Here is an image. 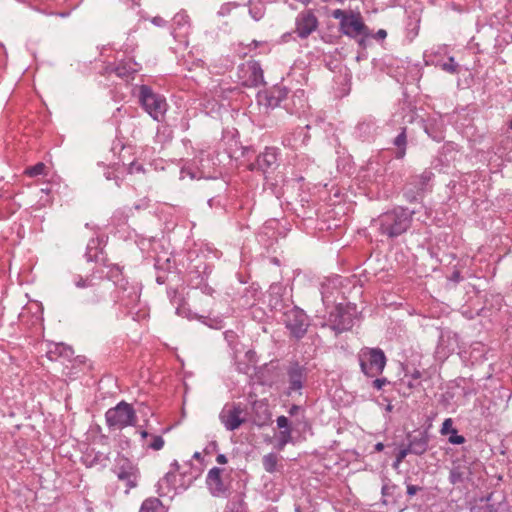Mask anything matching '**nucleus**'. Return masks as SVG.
<instances>
[{"instance_id": "10", "label": "nucleus", "mask_w": 512, "mask_h": 512, "mask_svg": "<svg viewBox=\"0 0 512 512\" xmlns=\"http://www.w3.org/2000/svg\"><path fill=\"white\" fill-rule=\"evenodd\" d=\"M308 380V368L301 365L298 361H292L286 368L287 388L285 395L293 396L294 394L302 395V389Z\"/></svg>"}, {"instance_id": "56", "label": "nucleus", "mask_w": 512, "mask_h": 512, "mask_svg": "<svg viewBox=\"0 0 512 512\" xmlns=\"http://www.w3.org/2000/svg\"><path fill=\"white\" fill-rule=\"evenodd\" d=\"M170 273H166V272H163V273H159L156 277V282L160 285L162 284H165V283H170Z\"/></svg>"}, {"instance_id": "47", "label": "nucleus", "mask_w": 512, "mask_h": 512, "mask_svg": "<svg viewBox=\"0 0 512 512\" xmlns=\"http://www.w3.org/2000/svg\"><path fill=\"white\" fill-rule=\"evenodd\" d=\"M448 441L451 444L460 445L465 443L466 439L464 436L458 435L456 429H451V435L449 436Z\"/></svg>"}, {"instance_id": "15", "label": "nucleus", "mask_w": 512, "mask_h": 512, "mask_svg": "<svg viewBox=\"0 0 512 512\" xmlns=\"http://www.w3.org/2000/svg\"><path fill=\"white\" fill-rule=\"evenodd\" d=\"M295 25L298 37L306 39L318 28L319 22L312 10H304L297 15Z\"/></svg>"}, {"instance_id": "30", "label": "nucleus", "mask_w": 512, "mask_h": 512, "mask_svg": "<svg viewBox=\"0 0 512 512\" xmlns=\"http://www.w3.org/2000/svg\"><path fill=\"white\" fill-rule=\"evenodd\" d=\"M108 461H109L108 454L99 452V451L98 452L92 451L90 453H87L83 457V463L87 467H93V466H97V465H100L101 467H106Z\"/></svg>"}, {"instance_id": "24", "label": "nucleus", "mask_w": 512, "mask_h": 512, "mask_svg": "<svg viewBox=\"0 0 512 512\" xmlns=\"http://www.w3.org/2000/svg\"><path fill=\"white\" fill-rule=\"evenodd\" d=\"M254 414L253 422L258 427L268 425L271 421V412L269 406L264 400H256L252 404Z\"/></svg>"}, {"instance_id": "12", "label": "nucleus", "mask_w": 512, "mask_h": 512, "mask_svg": "<svg viewBox=\"0 0 512 512\" xmlns=\"http://www.w3.org/2000/svg\"><path fill=\"white\" fill-rule=\"evenodd\" d=\"M339 31L352 39H357L358 36H371L372 31L363 22L362 16L359 12H350L347 19L339 22Z\"/></svg>"}, {"instance_id": "1", "label": "nucleus", "mask_w": 512, "mask_h": 512, "mask_svg": "<svg viewBox=\"0 0 512 512\" xmlns=\"http://www.w3.org/2000/svg\"><path fill=\"white\" fill-rule=\"evenodd\" d=\"M414 215V210H410L404 206H395L373 219L371 228L386 240L392 241L411 229Z\"/></svg>"}, {"instance_id": "2", "label": "nucleus", "mask_w": 512, "mask_h": 512, "mask_svg": "<svg viewBox=\"0 0 512 512\" xmlns=\"http://www.w3.org/2000/svg\"><path fill=\"white\" fill-rule=\"evenodd\" d=\"M221 147L229 160H240L241 158H252L255 160L276 159L279 156L277 147H265L263 152L256 155V150L251 146H242L238 138V132L227 131L223 133Z\"/></svg>"}, {"instance_id": "39", "label": "nucleus", "mask_w": 512, "mask_h": 512, "mask_svg": "<svg viewBox=\"0 0 512 512\" xmlns=\"http://www.w3.org/2000/svg\"><path fill=\"white\" fill-rule=\"evenodd\" d=\"M49 172V168L44 164V162H37L36 165L27 167L24 170V174L29 177H37V176H47Z\"/></svg>"}, {"instance_id": "3", "label": "nucleus", "mask_w": 512, "mask_h": 512, "mask_svg": "<svg viewBox=\"0 0 512 512\" xmlns=\"http://www.w3.org/2000/svg\"><path fill=\"white\" fill-rule=\"evenodd\" d=\"M357 314L358 311L355 304L339 303L329 312L327 323L323 324V326H328L338 336L352 329Z\"/></svg>"}, {"instance_id": "5", "label": "nucleus", "mask_w": 512, "mask_h": 512, "mask_svg": "<svg viewBox=\"0 0 512 512\" xmlns=\"http://www.w3.org/2000/svg\"><path fill=\"white\" fill-rule=\"evenodd\" d=\"M361 372L370 378L380 376L387 363L384 351L378 347H363L357 355Z\"/></svg>"}, {"instance_id": "18", "label": "nucleus", "mask_w": 512, "mask_h": 512, "mask_svg": "<svg viewBox=\"0 0 512 512\" xmlns=\"http://www.w3.org/2000/svg\"><path fill=\"white\" fill-rule=\"evenodd\" d=\"M222 472L223 469L219 467H213L209 470L206 477V485L209 492L214 497L226 496L228 491V488L222 479Z\"/></svg>"}, {"instance_id": "17", "label": "nucleus", "mask_w": 512, "mask_h": 512, "mask_svg": "<svg viewBox=\"0 0 512 512\" xmlns=\"http://www.w3.org/2000/svg\"><path fill=\"white\" fill-rule=\"evenodd\" d=\"M449 482L453 485L472 482V463L465 460L454 462L449 472Z\"/></svg>"}, {"instance_id": "13", "label": "nucleus", "mask_w": 512, "mask_h": 512, "mask_svg": "<svg viewBox=\"0 0 512 512\" xmlns=\"http://www.w3.org/2000/svg\"><path fill=\"white\" fill-rule=\"evenodd\" d=\"M239 77L245 87H257L264 83V74L258 61L250 60L238 68Z\"/></svg>"}, {"instance_id": "43", "label": "nucleus", "mask_w": 512, "mask_h": 512, "mask_svg": "<svg viewBox=\"0 0 512 512\" xmlns=\"http://www.w3.org/2000/svg\"><path fill=\"white\" fill-rule=\"evenodd\" d=\"M408 454H411L408 448L406 446L401 447L395 455V460L392 464L393 468H397Z\"/></svg>"}, {"instance_id": "38", "label": "nucleus", "mask_w": 512, "mask_h": 512, "mask_svg": "<svg viewBox=\"0 0 512 512\" xmlns=\"http://www.w3.org/2000/svg\"><path fill=\"white\" fill-rule=\"evenodd\" d=\"M436 67H439L441 70L449 73V74H458L460 72V65L455 61L454 57H449L447 61L442 62L438 61L435 64Z\"/></svg>"}, {"instance_id": "49", "label": "nucleus", "mask_w": 512, "mask_h": 512, "mask_svg": "<svg viewBox=\"0 0 512 512\" xmlns=\"http://www.w3.org/2000/svg\"><path fill=\"white\" fill-rule=\"evenodd\" d=\"M375 378L376 379H374L371 382V386L378 391L382 390L384 386H386L387 384L390 383L386 377L379 378V376H378Z\"/></svg>"}, {"instance_id": "50", "label": "nucleus", "mask_w": 512, "mask_h": 512, "mask_svg": "<svg viewBox=\"0 0 512 512\" xmlns=\"http://www.w3.org/2000/svg\"><path fill=\"white\" fill-rule=\"evenodd\" d=\"M276 423H277V427H278L280 430H284V429L292 428V427H291V423H290L289 419H288L286 416H284V415L279 416V417L276 419Z\"/></svg>"}, {"instance_id": "55", "label": "nucleus", "mask_w": 512, "mask_h": 512, "mask_svg": "<svg viewBox=\"0 0 512 512\" xmlns=\"http://www.w3.org/2000/svg\"><path fill=\"white\" fill-rule=\"evenodd\" d=\"M175 473L172 472V471H169L165 474V476L163 477V482L167 485V486H173L174 487V481H175Z\"/></svg>"}, {"instance_id": "22", "label": "nucleus", "mask_w": 512, "mask_h": 512, "mask_svg": "<svg viewBox=\"0 0 512 512\" xmlns=\"http://www.w3.org/2000/svg\"><path fill=\"white\" fill-rule=\"evenodd\" d=\"M46 356L51 361H70L74 356V350L64 343H50L46 350Z\"/></svg>"}, {"instance_id": "54", "label": "nucleus", "mask_w": 512, "mask_h": 512, "mask_svg": "<svg viewBox=\"0 0 512 512\" xmlns=\"http://www.w3.org/2000/svg\"><path fill=\"white\" fill-rule=\"evenodd\" d=\"M218 450V443L217 441L213 440L211 442H209L206 447L204 448L203 452L206 454V455H211L213 454L214 452H216Z\"/></svg>"}, {"instance_id": "35", "label": "nucleus", "mask_w": 512, "mask_h": 512, "mask_svg": "<svg viewBox=\"0 0 512 512\" xmlns=\"http://www.w3.org/2000/svg\"><path fill=\"white\" fill-rule=\"evenodd\" d=\"M393 144L396 147V157L401 159L405 156L406 145H407V134L406 127H402L401 132L393 140Z\"/></svg>"}, {"instance_id": "51", "label": "nucleus", "mask_w": 512, "mask_h": 512, "mask_svg": "<svg viewBox=\"0 0 512 512\" xmlns=\"http://www.w3.org/2000/svg\"><path fill=\"white\" fill-rule=\"evenodd\" d=\"M452 425H453V421L451 418L445 419L444 422L442 423V427L440 430L441 434L442 435H447L449 433L451 434V429H454L452 427Z\"/></svg>"}, {"instance_id": "64", "label": "nucleus", "mask_w": 512, "mask_h": 512, "mask_svg": "<svg viewBox=\"0 0 512 512\" xmlns=\"http://www.w3.org/2000/svg\"><path fill=\"white\" fill-rule=\"evenodd\" d=\"M188 318H189V319H197V320H199V321H201V322H203V323H206V321H205L206 317H205V316L198 315V314H196V313H191V312H189V314H188Z\"/></svg>"}, {"instance_id": "32", "label": "nucleus", "mask_w": 512, "mask_h": 512, "mask_svg": "<svg viewBox=\"0 0 512 512\" xmlns=\"http://www.w3.org/2000/svg\"><path fill=\"white\" fill-rule=\"evenodd\" d=\"M127 291L126 288L123 289V292L122 294H120V291H117V295L115 297L112 298V301L114 303H117V302H120L121 305L125 306V307H129V306H134L138 300H139V293L135 290V289H131V291H129L127 293V298L128 300L126 301L125 300V292Z\"/></svg>"}, {"instance_id": "45", "label": "nucleus", "mask_w": 512, "mask_h": 512, "mask_svg": "<svg viewBox=\"0 0 512 512\" xmlns=\"http://www.w3.org/2000/svg\"><path fill=\"white\" fill-rule=\"evenodd\" d=\"M164 439L160 435L152 436V441L147 445L148 448L158 451L161 450L164 446Z\"/></svg>"}, {"instance_id": "19", "label": "nucleus", "mask_w": 512, "mask_h": 512, "mask_svg": "<svg viewBox=\"0 0 512 512\" xmlns=\"http://www.w3.org/2000/svg\"><path fill=\"white\" fill-rule=\"evenodd\" d=\"M113 285L109 281L94 284L86 296V303L90 305H97L106 302L111 297L113 292Z\"/></svg>"}, {"instance_id": "62", "label": "nucleus", "mask_w": 512, "mask_h": 512, "mask_svg": "<svg viewBox=\"0 0 512 512\" xmlns=\"http://www.w3.org/2000/svg\"><path fill=\"white\" fill-rule=\"evenodd\" d=\"M443 151H444V153H443V154L446 156V155H447V154H446V151H447V152H450V151H456V145H455L454 143H452V142L447 143V144H445V145L443 146Z\"/></svg>"}, {"instance_id": "6", "label": "nucleus", "mask_w": 512, "mask_h": 512, "mask_svg": "<svg viewBox=\"0 0 512 512\" xmlns=\"http://www.w3.org/2000/svg\"><path fill=\"white\" fill-rule=\"evenodd\" d=\"M212 268L213 266L205 258L197 257L188 270V285L211 296L214 289L208 285L207 279L212 272Z\"/></svg>"}, {"instance_id": "34", "label": "nucleus", "mask_w": 512, "mask_h": 512, "mask_svg": "<svg viewBox=\"0 0 512 512\" xmlns=\"http://www.w3.org/2000/svg\"><path fill=\"white\" fill-rule=\"evenodd\" d=\"M111 152L113 153V157H118L120 160H123L131 155L132 147L126 146L121 140L117 139L112 143Z\"/></svg>"}, {"instance_id": "63", "label": "nucleus", "mask_w": 512, "mask_h": 512, "mask_svg": "<svg viewBox=\"0 0 512 512\" xmlns=\"http://www.w3.org/2000/svg\"><path fill=\"white\" fill-rule=\"evenodd\" d=\"M301 409H302V408H301V406L296 405V404H293V405L289 408L288 413H289V415H290V416H294V415H296V414H297Z\"/></svg>"}, {"instance_id": "58", "label": "nucleus", "mask_w": 512, "mask_h": 512, "mask_svg": "<svg viewBox=\"0 0 512 512\" xmlns=\"http://www.w3.org/2000/svg\"><path fill=\"white\" fill-rule=\"evenodd\" d=\"M408 377H410L411 380L417 382L422 377V373L419 370L414 369V371L410 375H408L407 373L405 374V378Z\"/></svg>"}, {"instance_id": "61", "label": "nucleus", "mask_w": 512, "mask_h": 512, "mask_svg": "<svg viewBox=\"0 0 512 512\" xmlns=\"http://www.w3.org/2000/svg\"><path fill=\"white\" fill-rule=\"evenodd\" d=\"M420 122H421V125H422V127L424 128L425 132H426L430 137H432L433 139H436V140H440V139H441V137H438V138H437L435 135H433V134L430 132L429 126L426 124V122H425L423 119H421V121H420Z\"/></svg>"}, {"instance_id": "46", "label": "nucleus", "mask_w": 512, "mask_h": 512, "mask_svg": "<svg viewBox=\"0 0 512 512\" xmlns=\"http://www.w3.org/2000/svg\"><path fill=\"white\" fill-rule=\"evenodd\" d=\"M237 6H238V4L232 3V2L224 3V4L221 5V7L218 10L217 14L220 17L228 16L231 13L232 9L237 7Z\"/></svg>"}, {"instance_id": "59", "label": "nucleus", "mask_w": 512, "mask_h": 512, "mask_svg": "<svg viewBox=\"0 0 512 512\" xmlns=\"http://www.w3.org/2000/svg\"><path fill=\"white\" fill-rule=\"evenodd\" d=\"M371 38L370 36H358L356 39L357 44L362 48L365 49L367 47V39Z\"/></svg>"}, {"instance_id": "37", "label": "nucleus", "mask_w": 512, "mask_h": 512, "mask_svg": "<svg viewBox=\"0 0 512 512\" xmlns=\"http://www.w3.org/2000/svg\"><path fill=\"white\" fill-rule=\"evenodd\" d=\"M292 442H293L292 428L280 430L279 434L277 435V442H276L275 448L278 451H282L287 444L292 443Z\"/></svg>"}, {"instance_id": "9", "label": "nucleus", "mask_w": 512, "mask_h": 512, "mask_svg": "<svg viewBox=\"0 0 512 512\" xmlns=\"http://www.w3.org/2000/svg\"><path fill=\"white\" fill-rule=\"evenodd\" d=\"M433 177L434 174L430 170H425L419 175L411 176L403 188L405 200L409 203L417 202L429 190Z\"/></svg>"}, {"instance_id": "23", "label": "nucleus", "mask_w": 512, "mask_h": 512, "mask_svg": "<svg viewBox=\"0 0 512 512\" xmlns=\"http://www.w3.org/2000/svg\"><path fill=\"white\" fill-rule=\"evenodd\" d=\"M85 257L87 261L98 263L107 268H109L112 265L111 263H109V260L104 251L99 248L98 239H92L88 243Z\"/></svg>"}, {"instance_id": "11", "label": "nucleus", "mask_w": 512, "mask_h": 512, "mask_svg": "<svg viewBox=\"0 0 512 512\" xmlns=\"http://www.w3.org/2000/svg\"><path fill=\"white\" fill-rule=\"evenodd\" d=\"M113 472L119 481L125 483L126 493L138 485L140 472L138 467L127 457L121 456L117 459Z\"/></svg>"}, {"instance_id": "26", "label": "nucleus", "mask_w": 512, "mask_h": 512, "mask_svg": "<svg viewBox=\"0 0 512 512\" xmlns=\"http://www.w3.org/2000/svg\"><path fill=\"white\" fill-rule=\"evenodd\" d=\"M377 125L373 118L367 117L358 122L355 127V134L363 141L372 139L376 133Z\"/></svg>"}, {"instance_id": "14", "label": "nucleus", "mask_w": 512, "mask_h": 512, "mask_svg": "<svg viewBox=\"0 0 512 512\" xmlns=\"http://www.w3.org/2000/svg\"><path fill=\"white\" fill-rule=\"evenodd\" d=\"M243 409L240 404L232 403L225 405L219 414V419L228 431L238 429L245 419L241 417Z\"/></svg>"}, {"instance_id": "28", "label": "nucleus", "mask_w": 512, "mask_h": 512, "mask_svg": "<svg viewBox=\"0 0 512 512\" xmlns=\"http://www.w3.org/2000/svg\"><path fill=\"white\" fill-rule=\"evenodd\" d=\"M190 30V18L186 12L181 11L173 17V35L174 37L186 36Z\"/></svg>"}, {"instance_id": "44", "label": "nucleus", "mask_w": 512, "mask_h": 512, "mask_svg": "<svg viewBox=\"0 0 512 512\" xmlns=\"http://www.w3.org/2000/svg\"><path fill=\"white\" fill-rule=\"evenodd\" d=\"M420 385V381L415 382L414 380L411 379H408L407 381L405 379H402L400 384V386H405L408 390V392L406 390H403V395L405 396L409 395L413 389L420 387Z\"/></svg>"}, {"instance_id": "40", "label": "nucleus", "mask_w": 512, "mask_h": 512, "mask_svg": "<svg viewBox=\"0 0 512 512\" xmlns=\"http://www.w3.org/2000/svg\"><path fill=\"white\" fill-rule=\"evenodd\" d=\"M107 277L109 280H112L113 290L116 291V286L122 280V268L117 264H112L109 267V271L107 272Z\"/></svg>"}, {"instance_id": "60", "label": "nucleus", "mask_w": 512, "mask_h": 512, "mask_svg": "<svg viewBox=\"0 0 512 512\" xmlns=\"http://www.w3.org/2000/svg\"><path fill=\"white\" fill-rule=\"evenodd\" d=\"M234 506L235 507L233 508V510H235L236 512H243L246 504H245L244 500L242 499V497H240L237 504H234Z\"/></svg>"}, {"instance_id": "57", "label": "nucleus", "mask_w": 512, "mask_h": 512, "mask_svg": "<svg viewBox=\"0 0 512 512\" xmlns=\"http://www.w3.org/2000/svg\"><path fill=\"white\" fill-rule=\"evenodd\" d=\"M370 37L376 40H384L387 37V31L385 29H379L376 33H372Z\"/></svg>"}, {"instance_id": "52", "label": "nucleus", "mask_w": 512, "mask_h": 512, "mask_svg": "<svg viewBox=\"0 0 512 512\" xmlns=\"http://www.w3.org/2000/svg\"><path fill=\"white\" fill-rule=\"evenodd\" d=\"M406 488H407L406 493L409 497H412V496L416 495L419 491L423 490V487H420L418 485H413V484H410L407 482H406Z\"/></svg>"}, {"instance_id": "41", "label": "nucleus", "mask_w": 512, "mask_h": 512, "mask_svg": "<svg viewBox=\"0 0 512 512\" xmlns=\"http://www.w3.org/2000/svg\"><path fill=\"white\" fill-rule=\"evenodd\" d=\"M398 490H399L398 485L388 481L383 484L381 493H382L383 497L396 498L397 496H399Z\"/></svg>"}, {"instance_id": "29", "label": "nucleus", "mask_w": 512, "mask_h": 512, "mask_svg": "<svg viewBox=\"0 0 512 512\" xmlns=\"http://www.w3.org/2000/svg\"><path fill=\"white\" fill-rule=\"evenodd\" d=\"M196 162H187L186 165L181 167L180 178L184 179L189 177L190 179H202V178H215L211 174H206L202 169L198 168Z\"/></svg>"}, {"instance_id": "20", "label": "nucleus", "mask_w": 512, "mask_h": 512, "mask_svg": "<svg viewBox=\"0 0 512 512\" xmlns=\"http://www.w3.org/2000/svg\"><path fill=\"white\" fill-rule=\"evenodd\" d=\"M135 162H130L128 165L125 162H111L104 168V175L108 180H115L119 185V181L123 180L126 175L134 173Z\"/></svg>"}, {"instance_id": "42", "label": "nucleus", "mask_w": 512, "mask_h": 512, "mask_svg": "<svg viewBox=\"0 0 512 512\" xmlns=\"http://www.w3.org/2000/svg\"><path fill=\"white\" fill-rule=\"evenodd\" d=\"M73 282L78 288H91L94 283L89 277H82L81 275H75L73 278Z\"/></svg>"}, {"instance_id": "36", "label": "nucleus", "mask_w": 512, "mask_h": 512, "mask_svg": "<svg viewBox=\"0 0 512 512\" xmlns=\"http://www.w3.org/2000/svg\"><path fill=\"white\" fill-rule=\"evenodd\" d=\"M279 459V455L274 452L264 455L262 458V465L264 470L268 473L276 472Z\"/></svg>"}, {"instance_id": "48", "label": "nucleus", "mask_w": 512, "mask_h": 512, "mask_svg": "<svg viewBox=\"0 0 512 512\" xmlns=\"http://www.w3.org/2000/svg\"><path fill=\"white\" fill-rule=\"evenodd\" d=\"M271 162L269 161H266V162H249L245 167L250 170V171H254V170H258V169H261L264 171V167L265 168H268L270 166Z\"/></svg>"}, {"instance_id": "8", "label": "nucleus", "mask_w": 512, "mask_h": 512, "mask_svg": "<svg viewBox=\"0 0 512 512\" xmlns=\"http://www.w3.org/2000/svg\"><path fill=\"white\" fill-rule=\"evenodd\" d=\"M139 99L144 110L154 120L159 121L164 116L167 108L166 100L162 95L155 93L151 87L142 85Z\"/></svg>"}, {"instance_id": "25", "label": "nucleus", "mask_w": 512, "mask_h": 512, "mask_svg": "<svg viewBox=\"0 0 512 512\" xmlns=\"http://www.w3.org/2000/svg\"><path fill=\"white\" fill-rule=\"evenodd\" d=\"M285 292V288L280 283H273L270 285L267 298H268V306L271 310H281L283 308V295Z\"/></svg>"}, {"instance_id": "53", "label": "nucleus", "mask_w": 512, "mask_h": 512, "mask_svg": "<svg viewBox=\"0 0 512 512\" xmlns=\"http://www.w3.org/2000/svg\"><path fill=\"white\" fill-rule=\"evenodd\" d=\"M331 16L335 19H339L340 22H342L344 19L348 18L349 13L342 9H335L332 11Z\"/></svg>"}, {"instance_id": "21", "label": "nucleus", "mask_w": 512, "mask_h": 512, "mask_svg": "<svg viewBox=\"0 0 512 512\" xmlns=\"http://www.w3.org/2000/svg\"><path fill=\"white\" fill-rule=\"evenodd\" d=\"M407 448L411 454L422 456L429 448V434L427 431H419L416 435L407 433Z\"/></svg>"}, {"instance_id": "4", "label": "nucleus", "mask_w": 512, "mask_h": 512, "mask_svg": "<svg viewBox=\"0 0 512 512\" xmlns=\"http://www.w3.org/2000/svg\"><path fill=\"white\" fill-rule=\"evenodd\" d=\"M105 421L109 430H123L136 426L138 417L133 405L122 400L106 411Z\"/></svg>"}, {"instance_id": "16", "label": "nucleus", "mask_w": 512, "mask_h": 512, "mask_svg": "<svg viewBox=\"0 0 512 512\" xmlns=\"http://www.w3.org/2000/svg\"><path fill=\"white\" fill-rule=\"evenodd\" d=\"M288 89L282 85H275L271 89L258 93L259 104L274 109L287 98Z\"/></svg>"}, {"instance_id": "31", "label": "nucleus", "mask_w": 512, "mask_h": 512, "mask_svg": "<svg viewBox=\"0 0 512 512\" xmlns=\"http://www.w3.org/2000/svg\"><path fill=\"white\" fill-rule=\"evenodd\" d=\"M167 296L170 302L173 305H176L177 314L181 315L182 311L185 309V298L183 296V293L178 289V287L168 286Z\"/></svg>"}, {"instance_id": "7", "label": "nucleus", "mask_w": 512, "mask_h": 512, "mask_svg": "<svg viewBox=\"0 0 512 512\" xmlns=\"http://www.w3.org/2000/svg\"><path fill=\"white\" fill-rule=\"evenodd\" d=\"M283 323L291 338L301 340L310 326V319L305 311L293 306L283 313Z\"/></svg>"}, {"instance_id": "33", "label": "nucleus", "mask_w": 512, "mask_h": 512, "mask_svg": "<svg viewBox=\"0 0 512 512\" xmlns=\"http://www.w3.org/2000/svg\"><path fill=\"white\" fill-rule=\"evenodd\" d=\"M139 512H166V510L160 499L150 497L143 501Z\"/></svg>"}, {"instance_id": "27", "label": "nucleus", "mask_w": 512, "mask_h": 512, "mask_svg": "<svg viewBox=\"0 0 512 512\" xmlns=\"http://www.w3.org/2000/svg\"><path fill=\"white\" fill-rule=\"evenodd\" d=\"M140 69L141 66L139 63H137L133 58H127L119 61L113 70L117 76L121 78H129Z\"/></svg>"}]
</instances>
